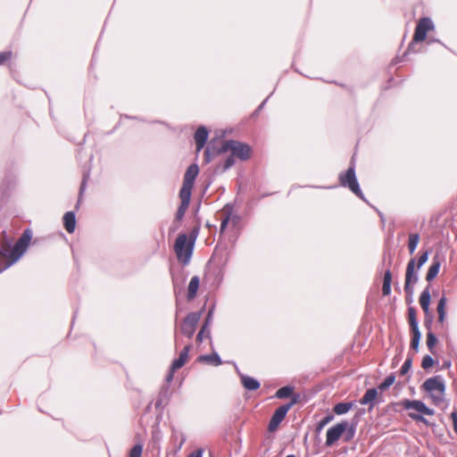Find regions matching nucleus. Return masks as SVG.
<instances>
[{"label":"nucleus","mask_w":457,"mask_h":457,"mask_svg":"<svg viewBox=\"0 0 457 457\" xmlns=\"http://www.w3.org/2000/svg\"><path fill=\"white\" fill-rule=\"evenodd\" d=\"M348 428L349 423L347 421H343L331 427L327 431L326 445L329 446L332 445Z\"/></svg>","instance_id":"6"},{"label":"nucleus","mask_w":457,"mask_h":457,"mask_svg":"<svg viewBox=\"0 0 457 457\" xmlns=\"http://www.w3.org/2000/svg\"><path fill=\"white\" fill-rule=\"evenodd\" d=\"M10 56L11 53L9 52L0 53V64L7 61L10 58Z\"/></svg>","instance_id":"38"},{"label":"nucleus","mask_w":457,"mask_h":457,"mask_svg":"<svg viewBox=\"0 0 457 457\" xmlns=\"http://www.w3.org/2000/svg\"><path fill=\"white\" fill-rule=\"evenodd\" d=\"M430 293L428 289L424 290L420 296V303L426 314L429 313Z\"/></svg>","instance_id":"17"},{"label":"nucleus","mask_w":457,"mask_h":457,"mask_svg":"<svg viewBox=\"0 0 457 457\" xmlns=\"http://www.w3.org/2000/svg\"><path fill=\"white\" fill-rule=\"evenodd\" d=\"M392 274L386 270L384 275L382 291L385 295H388L391 292Z\"/></svg>","instance_id":"21"},{"label":"nucleus","mask_w":457,"mask_h":457,"mask_svg":"<svg viewBox=\"0 0 457 457\" xmlns=\"http://www.w3.org/2000/svg\"><path fill=\"white\" fill-rule=\"evenodd\" d=\"M226 152H230L232 155L241 160H247L250 157L251 149L247 145L237 141H227L222 145L221 148L218 152L212 151L210 148H207L204 153L205 162H211L216 154Z\"/></svg>","instance_id":"1"},{"label":"nucleus","mask_w":457,"mask_h":457,"mask_svg":"<svg viewBox=\"0 0 457 457\" xmlns=\"http://www.w3.org/2000/svg\"><path fill=\"white\" fill-rule=\"evenodd\" d=\"M293 404L294 403H291L287 405H282L276 410L269 424L270 431H275L278 428V425L284 420L287 411H289Z\"/></svg>","instance_id":"10"},{"label":"nucleus","mask_w":457,"mask_h":457,"mask_svg":"<svg viewBox=\"0 0 457 457\" xmlns=\"http://www.w3.org/2000/svg\"><path fill=\"white\" fill-rule=\"evenodd\" d=\"M403 405L407 410H413L417 412L423 413L426 415H433L434 414V411L431 409L428 408L420 401L406 400L403 402Z\"/></svg>","instance_id":"12"},{"label":"nucleus","mask_w":457,"mask_h":457,"mask_svg":"<svg viewBox=\"0 0 457 457\" xmlns=\"http://www.w3.org/2000/svg\"><path fill=\"white\" fill-rule=\"evenodd\" d=\"M179 196H180V199H181V204H180V206H179V208L178 210L177 217L179 219H181L184 216V214L186 212V210L188 207L191 195L180 193Z\"/></svg>","instance_id":"18"},{"label":"nucleus","mask_w":457,"mask_h":457,"mask_svg":"<svg viewBox=\"0 0 457 457\" xmlns=\"http://www.w3.org/2000/svg\"><path fill=\"white\" fill-rule=\"evenodd\" d=\"M141 454H142V446L135 445L130 451L129 457H140Z\"/></svg>","instance_id":"34"},{"label":"nucleus","mask_w":457,"mask_h":457,"mask_svg":"<svg viewBox=\"0 0 457 457\" xmlns=\"http://www.w3.org/2000/svg\"><path fill=\"white\" fill-rule=\"evenodd\" d=\"M229 211H230V209L228 207H226V208L223 209V213L224 214H228Z\"/></svg>","instance_id":"44"},{"label":"nucleus","mask_w":457,"mask_h":457,"mask_svg":"<svg viewBox=\"0 0 457 457\" xmlns=\"http://www.w3.org/2000/svg\"><path fill=\"white\" fill-rule=\"evenodd\" d=\"M422 386L430 394L435 403L437 404L443 401L445 386L440 377L428 378Z\"/></svg>","instance_id":"4"},{"label":"nucleus","mask_w":457,"mask_h":457,"mask_svg":"<svg viewBox=\"0 0 457 457\" xmlns=\"http://www.w3.org/2000/svg\"><path fill=\"white\" fill-rule=\"evenodd\" d=\"M64 228L68 233H73L76 228L75 214L72 212H68L63 216Z\"/></svg>","instance_id":"15"},{"label":"nucleus","mask_w":457,"mask_h":457,"mask_svg":"<svg viewBox=\"0 0 457 457\" xmlns=\"http://www.w3.org/2000/svg\"><path fill=\"white\" fill-rule=\"evenodd\" d=\"M198 361L201 362H207L213 366H219L221 364V361L217 353H212L210 355H202L198 357Z\"/></svg>","instance_id":"19"},{"label":"nucleus","mask_w":457,"mask_h":457,"mask_svg":"<svg viewBox=\"0 0 457 457\" xmlns=\"http://www.w3.org/2000/svg\"><path fill=\"white\" fill-rule=\"evenodd\" d=\"M378 396V391L375 388L369 389L363 397L361 399L360 403L361 404H368L372 403Z\"/></svg>","instance_id":"23"},{"label":"nucleus","mask_w":457,"mask_h":457,"mask_svg":"<svg viewBox=\"0 0 457 457\" xmlns=\"http://www.w3.org/2000/svg\"><path fill=\"white\" fill-rule=\"evenodd\" d=\"M419 241H420V237L418 234H411L410 235L408 246H409V250H410L411 253H412L415 251V249L419 244Z\"/></svg>","instance_id":"26"},{"label":"nucleus","mask_w":457,"mask_h":457,"mask_svg":"<svg viewBox=\"0 0 457 457\" xmlns=\"http://www.w3.org/2000/svg\"><path fill=\"white\" fill-rule=\"evenodd\" d=\"M201 319L200 312H192L187 316L181 325V331L184 335L191 337L195 333L196 325Z\"/></svg>","instance_id":"8"},{"label":"nucleus","mask_w":457,"mask_h":457,"mask_svg":"<svg viewBox=\"0 0 457 457\" xmlns=\"http://www.w3.org/2000/svg\"><path fill=\"white\" fill-rule=\"evenodd\" d=\"M451 417L453 421L454 431L457 433V414H456V412H453Z\"/></svg>","instance_id":"40"},{"label":"nucleus","mask_w":457,"mask_h":457,"mask_svg":"<svg viewBox=\"0 0 457 457\" xmlns=\"http://www.w3.org/2000/svg\"><path fill=\"white\" fill-rule=\"evenodd\" d=\"M446 298L445 296L441 297L437 304V312H438V321L443 323L445 320V305H446Z\"/></svg>","instance_id":"22"},{"label":"nucleus","mask_w":457,"mask_h":457,"mask_svg":"<svg viewBox=\"0 0 457 457\" xmlns=\"http://www.w3.org/2000/svg\"><path fill=\"white\" fill-rule=\"evenodd\" d=\"M440 262L436 257H434L432 265L428 268V273L426 275V279L428 281L433 280L438 274L440 270Z\"/></svg>","instance_id":"16"},{"label":"nucleus","mask_w":457,"mask_h":457,"mask_svg":"<svg viewBox=\"0 0 457 457\" xmlns=\"http://www.w3.org/2000/svg\"><path fill=\"white\" fill-rule=\"evenodd\" d=\"M412 333H413V337H412L411 345L413 349H418L421 334H420L419 328H417L416 330H412Z\"/></svg>","instance_id":"29"},{"label":"nucleus","mask_w":457,"mask_h":457,"mask_svg":"<svg viewBox=\"0 0 457 457\" xmlns=\"http://www.w3.org/2000/svg\"><path fill=\"white\" fill-rule=\"evenodd\" d=\"M334 419L333 415H328L327 417H325L324 419H322L318 426H317V430L318 431H320L327 424H328L332 420Z\"/></svg>","instance_id":"30"},{"label":"nucleus","mask_w":457,"mask_h":457,"mask_svg":"<svg viewBox=\"0 0 457 457\" xmlns=\"http://www.w3.org/2000/svg\"><path fill=\"white\" fill-rule=\"evenodd\" d=\"M432 29H434V24L430 19H420L415 29L413 41H423L426 38L427 32Z\"/></svg>","instance_id":"9"},{"label":"nucleus","mask_w":457,"mask_h":457,"mask_svg":"<svg viewBox=\"0 0 457 457\" xmlns=\"http://www.w3.org/2000/svg\"><path fill=\"white\" fill-rule=\"evenodd\" d=\"M411 366V361L410 359L406 360L401 368V370H400L401 374L402 375L406 374L410 370Z\"/></svg>","instance_id":"36"},{"label":"nucleus","mask_w":457,"mask_h":457,"mask_svg":"<svg viewBox=\"0 0 457 457\" xmlns=\"http://www.w3.org/2000/svg\"><path fill=\"white\" fill-rule=\"evenodd\" d=\"M415 265L416 262L414 259H411L406 269V274H405V285L404 288L407 292L411 293V285L415 284L418 281V274L415 270Z\"/></svg>","instance_id":"11"},{"label":"nucleus","mask_w":457,"mask_h":457,"mask_svg":"<svg viewBox=\"0 0 457 457\" xmlns=\"http://www.w3.org/2000/svg\"><path fill=\"white\" fill-rule=\"evenodd\" d=\"M207 130L204 128H199L195 134V141L196 144V152H200L204 147L207 139Z\"/></svg>","instance_id":"14"},{"label":"nucleus","mask_w":457,"mask_h":457,"mask_svg":"<svg viewBox=\"0 0 457 457\" xmlns=\"http://www.w3.org/2000/svg\"><path fill=\"white\" fill-rule=\"evenodd\" d=\"M395 382V377L389 376L387 377L383 383L379 386V389L385 390L389 387Z\"/></svg>","instance_id":"32"},{"label":"nucleus","mask_w":457,"mask_h":457,"mask_svg":"<svg viewBox=\"0 0 457 457\" xmlns=\"http://www.w3.org/2000/svg\"><path fill=\"white\" fill-rule=\"evenodd\" d=\"M292 388L289 387V386H284V387H281L280 389H278L276 393V396L278 398H286V397H288L291 395L292 394Z\"/></svg>","instance_id":"28"},{"label":"nucleus","mask_w":457,"mask_h":457,"mask_svg":"<svg viewBox=\"0 0 457 457\" xmlns=\"http://www.w3.org/2000/svg\"><path fill=\"white\" fill-rule=\"evenodd\" d=\"M31 237V233L29 231H25L12 249L9 246L4 247L2 255L7 261L6 267L11 266L20 259L26 251Z\"/></svg>","instance_id":"2"},{"label":"nucleus","mask_w":457,"mask_h":457,"mask_svg":"<svg viewBox=\"0 0 457 457\" xmlns=\"http://www.w3.org/2000/svg\"><path fill=\"white\" fill-rule=\"evenodd\" d=\"M409 322L411 330H416L418 328V321L416 320V312L413 308L409 309Z\"/></svg>","instance_id":"27"},{"label":"nucleus","mask_w":457,"mask_h":457,"mask_svg":"<svg viewBox=\"0 0 457 457\" xmlns=\"http://www.w3.org/2000/svg\"><path fill=\"white\" fill-rule=\"evenodd\" d=\"M234 164V155L231 154V156H229L225 163H224V166H223V170H228L229 167H231L232 165Z\"/></svg>","instance_id":"37"},{"label":"nucleus","mask_w":457,"mask_h":457,"mask_svg":"<svg viewBox=\"0 0 457 457\" xmlns=\"http://www.w3.org/2000/svg\"><path fill=\"white\" fill-rule=\"evenodd\" d=\"M353 436V431L351 429V433H350V436H348V440L351 439Z\"/></svg>","instance_id":"46"},{"label":"nucleus","mask_w":457,"mask_h":457,"mask_svg":"<svg viewBox=\"0 0 457 457\" xmlns=\"http://www.w3.org/2000/svg\"><path fill=\"white\" fill-rule=\"evenodd\" d=\"M287 457H295L294 455H287Z\"/></svg>","instance_id":"47"},{"label":"nucleus","mask_w":457,"mask_h":457,"mask_svg":"<svg viewBox=\"0 0 457 457\" xmlns=\"http://www.w3.org/2000/svg\"><path fill=\"white\" fill-rule=\"evenodd\" d=\"M199 287V278L197 277H193L188 285L187 297L188 299H193L196 295L197 290Z\"/></svg>","instance_id":"20"},{"label":"nucleus","mask_w":457,"mask_h":457,"mask_svg":"<svg viewBox=\"0 0 457 457\" xmlns=\"http://www.w3.org/2000/svg\"><path fill=\"white\" fill-rule=\"evenodd\" d=\"M428 259V252L423 253L420 255V259H419V261H418V263H417V270H420V269L423 266V264H424L425 262H427Z\"/></svg>","instance_id":"33"},{"label":"nucleus","mask_w":457,"mask_h":457,"mask_svg":"<svg viewBox=\"0 0 457 457\" xmlns=\"http://www.w3.org/2000/svg\"><path fill=\"white\" fill-rule=\"evenodd\" d=\"M434 361L430 356H425L422 360V368L428 369L433 365Z\"/></svg>","instance_id":"35"},{"label":"nucleus","mask_w":457,"mask_h":457,"mask_svg":"<svg viewBox=\"0 0 457 457\" xmlns=\"http://www.w3.org/2000/svg\"><path fill=\"white\" fill-rule=\"evenodd\" d=\"M339 179L343 186L348 187L356 195L362 197L353 166L347 170L345 175H341Z\"/></svg>","instance_id":"5"},{"label":"nucleus","mask_w":457,"mask_h":457,"mask_svg":"<svg viewBox=\"0 0 457 457\" xmlns=\"http://www.w3.org/2000/svg\"><path fill=\"white\" fill-rule=\"evenodd\" d=\"M228 220H229V217L227 216L223 219L222 222H221V226H220V230L223 231L225 229V228L227 227L228 223Z\"/></svg>","instance_id":"39"},{"label":"nucleus","mask_w":457,"mask_h":457,"mask_svg":"<svg viewBox=\"0 0 457 457\" xmlns=\"http://www.w3.org/2000/svg\"><path fill=\"white\" fill-rule=\"evenodd\" d=\"M242 383L244 386L249 390H255L259 387L260 384L257 380L250 377H242Z\"/></svg>","instance_id":"24"},{"label":"nucleus","mask_w":457,"mask_h":457,"mask_svg":"<svg viewBox=\"0 0 457 457\" xmlns=\"http://www.w3.org/2000/svg\"><path fill=\"white\" fill-rule=\"evenodd\" d=\"M195 236L191 235L187 237L186 234H180L178 236L174 250L177 254L178 260L184 263L187 264L190 261L194 245H195Z\"/></svg>","instance_id":"3"},{"label":"nucleus","mask_w":457,"mask_h":457,"mask_svg":"<svg viewBox=\"0 0 457 457\" xmlns=\"http://www.w3.org/2000/svg\"><path fill=\"white\" fill-rule=\"evenodd\" d=\"M410 417H411L412 419H416V420H424L423 418L420 417L419 415L415 414V413H410Z\"/></svg>","instance_id":"42"},{"label":"nucleus","mask_w":457,"mask_h":457,"mask_svg":"<svg viewBox=\"0 0 457 457\" xmlns=\"http://www.w3.org/2000/svg\"><path fill=\"white\" fill-rule=\"evenodd\" d=\"M199 172L198 166L196 164L190 165L184 177L183 186L180 189V193L191 195V189L194 185V180Z\"/></svg>","instance_id":"7"},{"label":"nucleus","mask_w":457,"mask_h":457,"mask_svg":"<svg viewBox=\"0 0 457 457\" xmlns=\"http://www.w3.org/2000/svg\"><path fill=\"white\" fill-rule=\"evenodd\" d=\"M352 406L353 404L350 403H340L334 407V411L337 415L345 414L352 408Z\"/></svg>","instance_id":"25"},{"label":"nucleus","mask_w":457,"mask_h":457,"mask_svg":"<svg viewBox=\"0 0 457 457\" xmlns=\"http://www.w3.org/2000/svg\"><path fill=\"white\" fill-rule=\"evenodd\" d=\"M204 329V328H203L201 329V331H200V332L198 333V335H197V340H198V341H202V339H203Z\"/></svg>","instance_id":"43"},{"label":"nucleus","mask_w":457,"mask_h":457,"mask_svg":"<svg viewBox=\"0 0 457 457\" xmlns=\"http://www.w3.org/2000/svg\"><path fill=\"white\" fill-rule=\"evenodd\" d=\"M211 316H212V311H210L209 313H208V317H207L206 322H208L211 320Z\"/></svg>","instance_id":"45"},{"label":"nucleus","mask_w":457,"mask_h":457,"mask_svg":"<svg viewBox=\"0 0 457 457\" xmlns=\"http://www.w3.org/2000/svg\"><path fill=\"white\" fill-rule=\"evenodd\" d=\"M190 345H187L183 351L180 353L179 354V358L178 360H175L171 365V371H170V374L168 378L169 380H170L172 378V373L181 368L185 363L186 361H187L188 359V353L190 351Z\"/></svg>","instance_id":"13"},{"label":"nucleus","mask_w":457,"mask_h":457,"mask_svg":"<svg viewBox=\"0 0 457 457\" xmlns=\"http://www.w3.org/2000/svg\"><path fill=\"white\" fill-rule=\"evenodd\" d=\"M202 453H203L202 450H197V451L192 453L191 454H189L188 457H202Z\"/></svg>","instance_id":"41"},{"label":"nucleus","mask_w":457,"mask_h":457,"mask_svg":"<svg viewBox=\"0 0 457 457\" xmlns=\"http://www.w3.org/2000/svg\"><path fill=\"white\" fill-rule=\"evenodd\" d=\"M437 342L436 337L432 333H428L427 336V345L429 349H432Z\"/></svg>","instance_id":"31"}]
</instances>
